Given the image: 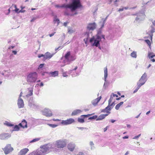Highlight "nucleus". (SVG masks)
I'll use <instances>...</instances> for the list:
<instances>
[{"mask_svg":"<svg viewBox=\"0 0 155 155\" xmlns=\"http://www.w3.org/2000/svg\"><path fill=\"white\" fill-rule=\"evenodd\" d=\"M68 143L67 140L61 139L58 140L52 143H48L41 146L39 149L32 152L31 155H44L50 151L54 150L57 147L62 148L65 147Z\"/></svg>","mask_w":155,"mask_h":155,"instance_id":"1","label":"nucleus"},{"mask_svg":"<svg viewBox=\"0 0 155 155\" xmlns=\"http://www.w3.org/2000/svg\"><path fill=\"white\" fill-rule=\"evenodd\" d=\"M56 8H69L71 12L75 10L78 8L82 6L80 0H73L72 3L70 4H64L61 6L58 5H55Z\"/></svg>","mask_w":155,"mask_h":155,"instance_id":"2","label":"nucleus"},{"mask_svg":"<svg viewBox=\"0 0 155 155\" xmlns=\"http://www.w3.org/2000/svg\"><path fill=\"white\" fill-rule=\"evenodd\" d=\"M103 38L105 39L104 35H102L101 36L99 35H97L96 38L93 37L91 38L90 40V42L92 46H95L96 47L100 45V41L101 39Z\"/></svg>","mask_w":155,"mask_h":155,"instance_id":"3","label":"nucleus"},{"mask_svg":"<svg viewBox=\"0 0 155 155\" xmlns=\"http://www.w3.org/2000/svg\"><path fill=\"white\" fill-rule=\"evenodd\" d=\"M1 74L5 77L8 79H10L14 78L16 75L15 72L11 71L9 69L7 70H4L1 73Z\"/></svg>","mask_w":155,"mask_h":155,"instance_id":"4","label":"nucleus"},{"mask_svg":"<svg viewBox=\"0 0 155 155\" xmlns=\"http://www.w3.org/2000/svg\"><path fill=\"white\" fill-rule=\"evenodd\" d=\"M37 74L35 72L31 73L27 76V80L28 82L33 83L36 81Z\"/></svg>","mask_w":155,"mask_h":155,"instance_id":"5","label":"nucleus"},{"mask_svg":"<svg viewBox=\"0 0 155 155\" xmlns=\"http://www.w3.org/2000/svg\"><path fill=\"white\" fill-rule=\"evenodd\" d=\"M64 57L65 61L67 62L66 64H68L70 62L74 61L76 59L74 55L71 54L70 51L68 52L65 54Z\"/></svg>","mask_w":155,"mask_h":155,"instance_id":"6","label":"nucleus"},{"mask_svg":"<svg viewBox=\"0 0 155 155\" xmlns=\"http://www.w3.org/2000/svg\"><path fill=\"white\" fill-rule=\"evenodd\" d=\"M147 74L144 73L142 76L137 84L141 86L144 85L147 80Z\"/></svg>","mask_w":155,"mask_h":155,"instance_id":"7","label":"nucleus"},{"mask_svg":"<svg viewBox=\"0 0 155 155\" xmlns=\"http://www.w3.org/2000/svg\"><path fill=\"white\" fill-rule=\"evenodd\" d=\"M136 15L137 17L136 18V20L137 21H140L143 20L144 18V13L143 11L139 12Z\"/></svg>","mask_w":155,"mask_h":155,"instance_id":"8","label":"nucleus"},{"mask_svg":"<svg viewBox=\"0 0 155 155\" xmlns=\"http://www.w3.org/2000/svg\"><path fill=\"white\" fill-rule=\"evenodd\" d=\"M4 153L5 154H7L13 150V148L11 147V145L8 144L6 147L3 149Z\"/></svg>","mask_w":155,"mask_h":155,"instance_id":"9","label":"nucleus"},{"mask_svg":"<svg viewBox=\"0 0 155 155\" xmlns=\"http://www.w3.org/2000/svg\"><path fill=\"white\" fill-rule=\"evenodd\" d=\"M75 122L74 120L72 118H70L66 120H63L61 122L62 124L64 125L71 124Z\"/></svg>","mask_w":155,"mask_h":155,"instance_id":"10","label":"nucleus"},{"mask_svg":"<svg viewBox=\"0 0 155 155\" xmlns=\"http://www.w3.org/2000/svg\"><path fill=\"white\" fill-rule=\"evenodd\" d=\"M97 24L94 22L89 23L87 27V29L89 31H92L95 29L97 27Z\"/></svg>","mask_w":155,"mask_h":155,"instance_id":"11","label":"nucleus"},{"mask_svg":"<svg viewBox=\"0 0 155 155\" xmlns=\"http://www.w3.org/2000/svg\"><path fill=\"white\" fill-rule=\"evenodd\" d=\"M28 105L30 108L32 109H36L38 107V105L33 100H30L28 101Z\"/></svg>","mask_w":155,"mask_h":155,"instance_id":"12","label":"nucleus"},{"mask_svg":"<svg viewBox=\"0 0 155 155\" xmlns=\"http://www.w3.org/2000/svg\"><path fill=\"white\" fill-rule=\"evenodd\" d=\"M104 79L105 82L103 85V87L106 88L107 87V83L106 82V79L107 76V67L104 68Z\"/></svg>","mask_w":155,"mask_h":155,"instance_id":"13","label":"nucleus"},{"mask_svg":"<svg viewBox=\"0 0 155 155\" xmlns=\"http://www.w3.org/2000/svg\"><path fill=\"white\" fill-rule=\"evenodd\" d=\"M42 114L48 117H50L52 115L51 111L48 109H45L42 111Z\"/></svg>","mask_w":155,"mask_h":155,"instance_id":"14","label":"nucleus"},{"mask_svg":"<svg viewBox=\"0 0 155 155\" xmlns=\"http://www.w3.org/2000/svg\"><path fill=\"white\" fill-rule=\"evenodd\" d=\"M17 104L19 108L24 107V104L23 100L21 98H18V100Z\"/></svg>","mask_w":155,"mask_h":155,"instance_id":"15","label":"nucleus"},{"mask_svg":"<svg viewBox=\"0 0 155 155\" xmlns=\"http://www.w3.org/2000/svg\"><path fill=\"white\" fill-rule=\"evenodd\" d=\"M11 137V135L8 133H4L0 134V139L1 140L7 139Z\"/></svg>","mask_w":155,"mask_h":155,"instance_id":"16","label":"nucleus"},{"mask_svg":"<svg viewBox=\"0 0 155 155\" xmlns=\"http://www.w3.org/2000/svg\"><path fill=\"white\" fill-rule=\"evenodd\" d=\"M54 54H51L48 52H46L44 54V60L47 59H50L53 57Z\"/></svg>","mask_w":155,"mask_h":155,"instance_id":"17","label":"nucleus"},{"mask_svg":"<svg viewBox=\"0 0 155 155\" xmlns=\"http://www.w3.org/2000/svg\"><path fill=\"white\" fill-rule=\"evenodd\" d=\"M75 147V144L73 143H70L68 144L67 146L68 150L71 151H74Z\"/></svg>","mask_w":155,"mask_h":155,"instance_id":"18","label":"nucleus"},{"mask_svg":"<svg viewBox=\"0 0 155 155\" xmlns=\"http://www.w3.org/2000/svg\"><path fill=\"white\" fill-rule=\"evenodd\" d=\"M28 151L29 149L28 148H24L20 151L18 155H25Z\"/></svg>","mask_w":155,"mask_h":155,"instance_id":"19","label":"nucleus"},{"mask_svg":"<svg viewBox=\"0 0 155 155\" xmlns=\"http://www.w3.org/2000/svg\"><path fill=\"white\" fill-rule=\"evenodd\" d=\"M150 31L152 33L155 32V20L152 21V24L150 26Z\"/></svg>","mask_w":155,"mask_h":155,"instance_id":"20","label":"nucleus"},{"mask_svg":"<svg viewBox=\"0 0 155 155\" xmlns=\"http://www.w3.org/2000/svg\"><path fill=\"white\" fill-rule=\"evenodd\" d=\"M19 126L23 128H27V126L26 121L25 120H23L21 123L19 124Z\"/></svg>","mask_w":155,"mask_h":155,"instance_id":"21","label":"nucleus"},{"mask_svg":"<svg viewBox=\"0 0 155 155\" xmlns=\"http://www.w3.org/2000/svg\"><path fill=\"white\" fill-rule=\"evenodd\" d=\"M101 98V96L98 97L96 99L93 100L91 103L94 106H95L97 103L100 101Z\"/></svg>","mask_w":155,"mask_h":155,"instance_id":"22","label":"nucleus"},{"mask_svg":"<svg viewBox=\"0 0 155 155\" xmlns=\"http://www.w3.org/2000/svg\"><path fill=\"white\" fill-rule=\"evenodd\" d=\"M148 57L150 59L151 61L153 62L155 61V59L153 58L154 57H155V54H153V53L152 52L149 53L148 54Z\"/></svg>","mask_w":155,"mask_h":155,"instance_id":"23","label":"nucleus"},{"mask_svg":"<svg viewBox=\"0 0 155 155\" xmlns=\"http://www.w3.org/2000/svg\"><path fill=\"white\" fill-rule=\"evenodd\" d=\"M49 74V75L50 76L54 77L58 75V71H55L54 72H50Z\"/></svg>","mask_w":155,"mask_h":155,"instance_id":"24","label":"nucleus"},{"mask_svg":"<svg viewBox=\"0 0 155 155\" xmlns=\"http://www.w3.org/2000/svg\"><path fill=\"white\" fill-rule=\"evenodd\" d=\"M108 114H102L100 115L98 117V118L96 119V120H101L103 119L106 116H107Z\"/></svg>","mask_w":155,"mask_h":155,"instance_id":"25","label":"nucleus"},{"mask_svg":"<svg viewBox=\"0 0 155 155\" xmlns=\"http://www.w3.org/2000/svg\"><path fill=\"white\" fill-rule=\"evenodd\" d=\"M110 104L109 105L108 104V106L106 107L105 109L104 110H103L102 112H108V110H110L113 108L110 106Z\"/></svg>","mask_w":155,"mask_h":155,"instance_id":"26","label":"nucleus"},{"mask_svg":"<svg viewBox=\"0 0 155 155\" xmlns=\"http://www.w3.org/2000/svg\"><path fill=\"white\" fill-rule=\"evenodd\" d=\"M81 112V111L79 109L75 110L72 112L71 115L72 116L77 115L78 114H80Z\"/></svg>","mask_w":155,"mask_h":155,"instance_id":"27","label":"nucleus"},{"mask_svg":"<svg viewBox=\"0 0 155 155\" xmlns=\"http://www.w3.org/2000/svg\"><path fill=\"white\" fill-rule=\"evenodd\" d=\"M29 93L26 95L27 97L31 96L33 94V88L32 87L28 89Z\"/></svg>","mask_w":155,"mask_h":155,"instance_id":"28","label":"nucleus"},{"mask_svg":"<svg viewBox=\"0 0 155 155\" xmlns=\"http://www.w3.org/2000/svg\"><path fill=\"white\" fill-rule=\"evenodd\" d=\"M108 16L106 17L105 19L102 18V21H100L99 22V24H102V27H104V25L106 22V20Z\"/></svg>","mask_w":155,"mask_h":155,"instance_id":"29","label":"nucleus"},{"mask_svg":"<svg viewBox=\"0 0 155 155\" xmlns=\"http://www.w3.org/2000/svg\"><path fill=\"white\" fill-rule=\"evenodd\" d=\"M130 55L132 58H136L137 57V52L136 51H133L130 54Z\"/></svg>","mask_w":155,"mask_h":155,"instance_id":"30","label":"nucleus"},{"mask_svg":"<svg viewBox=\"0 0 155 155\" xmlns=\"http://www.w3.org/2000/svg\"><path fill=\"white\" fill-rule=\"evenodd\" d=\"M75 31V30L74 29H73V28L70 27L68 28V32L69 34H71L74 32Z\"/></svg>","mask_w":155,"mask_h":155,"instance_id":"31","label":"nucleus"},{"mask_svg":"<svg viewBox=\"0 0 155 155\" xmlns=\"http://www.w3.org/2000/svg\"><path fill=\"white\" fill-rule=\"evenodd\" d=\"M89 144L91 150H94L95 149L94 144L93 141H90Z\"/></svg>","mask_w":155,"mask_h":155,"instance_id":"32","label":"nucleus"},{"mask_svg":"<svg viewBox=\"0 0 155 155\" xmlns=\"http://www.w3.org/2000/svg\"><path fill=\"white\" fill-rule=\"evenodd\" d=\"M101 27L98 29L97 30V35H99L101 36L102 35H101V34L102 31V28L104 27H102V24H101Z\"/></svg>","mask_w":155,"mask_h":155,"instance_id":"33","label":"nucleus"},{"mask_svg":"<svg viewBox=\"0 0 155 155\" xmlns=\"http://www.w3.org/2000/svg\"><path fill=\"white\" fill-rule=\"evenodd\" d=\"M54 23H57V26L60 23V20L56 17L54 18Z\"/></svg>","mask_w":155,"mask_h":155,"instance_id":"34","label":"nucleus"},{"mask_svg":"<svg viewBox=\"0 0 155 155\" xmlns=\"http://www.w3.org/2000/svg\"><path fill=\"white\" fill-rule=\"evenodd\" d=\"M4 124L9 127H12L14 126V125L13 124H12L10 122H9L7 121H6L4 123Z\"/></svg>","mask_w":155,"mask_h":155,"instance_id":"35","label":"nucleus"},{"mask_svg":"<svg viewBox=\"0 0 155 155\" xmlns=\"http://www.w3.org/2000/svg\"><path fill=\"white\" fill-rule=\"evenodd\" d=\"M86 35L87 38H84V41L85 43L86 44H87V43L88 38L89 37V34L88 33H87L86 34Z\"/></svg>","mask_w":155,"mask_h":155,"instance_id":"36","label":"nucleus"},{"mask_svg":"<svg viewBox=\"0 0 155 155\" xmlns=\"http://www.w3.org/2000/svg\"><path fill=\"white\" fill-rule=\"evenodd\" d=\"M19 130V125H16L14 127L13 131H18Z\"/></svg>","mask_w":155,"mask_h":155,"instance_id":"37","label":"nucleus"},{"mask_svg":"<svg viewBox=\"0 0 155 155\" xmlns=\"http://www.w3.org/2000/svg\"><path fill=\"white\" fill-rule=\"evenodd\" d=\"M137 87H136V88L135 89L134 91L133 92L134 93H135L137 92L138 90L140 88V87H141L138 84H137Z\"/></svg>","mask_w":155,"mask_h":155,"instance_id":"38","label":"nucleus"},{"mask_svg":"<svg viewBox=\"0 0 155 155\" xmlns=\"http://www.w3.org/2000/svg\"><path fill=\"white\" fill-rule=\"evenodd\" d=\"M40 138H35V139H33V140H31V141L30 142V143H32L35 142H37V141L39 140H40Z\"/></svg>","mask_w":155,"mask_h":155,"instance_id":"39","label":"nucleus"},{"mask_svg":"<svg viewBox=\"0 0 155 155\" xmlns=\"http://www.w3.org/2000/svg\"><path fill=\"white\" fill-rule=\"evenodd\" d=\"M78 122L80 123H83L84 122V120L83 119L78 118Z\"/></svg>","mask_w":155,"mask_h":155,"instance_id":"40","label":"nucleus"},{"mask_svg":"<svg viewBox=\"0 0 155 155\" xmlns=\"http://www.w3.org/2000/svg\"><path fill=\"white\" fill-rule=\"evenodd\" d=\"M77 68H78V67L76 66L75 67V68L74 69L70 70L69 71V74L73 72V71L76 70L77 69Z\"/></svg>","mask_w":155,"mask_h":155,"instance_id":"41","label":"nucleus"},{"mask_svg":"<svg viewBox=\"0 0 155 155\" xmlns=\"http://www.w3.org/2000/svg\"><path fill=\"white\" fill-rule=\"evenodd\" d=\"M97 116L96 115H95L93 116L92 117H90L88 119L89 120H92V119H94L97 118Z\"/></svg>","mask_w":155,"mask_h":155,"instance_id":"42","label":"nucleus"},{"mask_svg":"<svg viewBox=\"0 0 155 155\" xmlns=\"http://www.w3.org/2000/svg\"><path fill=\"white\" fill-rule=\"evenodd\" d=\"M113 99V97L111 95L110 96V99H109L108 101V104H109V105L110 104V103H111V102L112 101Z\"/></svg>","mask_w":155,"mask_h":155,"instance_id":"43","label":"nucleus"},{"mask_svg":"<svg viewBox=\"0 0 155 155\" xmlns=\"http://www.w3.org/2000/svg\"><path fill=\"white\" fill-rule=\"evenodd\" d=\"M48 125L52 128H55L57 126V125L54 124H49Z\"/></svg>","mask_w":155,"mask_h":155,"instance_id":"44","label":"nucleus"},{"mask_svg":"<svg viewBox=\"0 0 155 155\" xmlns=\"http://www.w3.org/2000/svg\"><path fill=\"white\" fill-rule=\"evenodd\" d=\"M145 41L149 45V46H150L151 45V42L149 40H145Z\"/></svg>","mask_w":155,"mask_h":155,"instance_id":"45","label":"nucleus"},{"mask_svg":"<svg viewBox=\"0 0 155 155\" xmlns=\"http://www.w3.org/2000/svg\"><path fill=\"white\" fill-rule=\"evenodd\" d=\"M120 106V105L119 104H117L115 106V109L117 110H118L119 109Z\"/></svg>","mask_w":155,"mask_h":155,"instance_id":"46","label":"nucleus"},{"mask_svg":"<svg viewBox=\"0 0 155 155\" xmlns=\"http://www.w3.org/2000/svg\"><path fill=\"white\" fill-rule=\"evenodd\" d=\"M141 134H139L137 136H135L133 138V139H137L138 138L140 137V136H141Z\"/></svg>","mask_w":155,"mask_h":155,"instance_id":"47","label":"nucleus"},{"mask_svg":"<svg viewBox=\"0 0 155 155\" xmlns=\"http://www.w3.org/2000/svg\"><path fill=\"white\" fill-rule=\"evenodd\" d=\"M62 74L64 77H67L68 76V75L67 74L66 72H63Z\"/></svg>","mask_w":155,"mask_h":155,"instance_id":"48","label":"nucleus"},{"mask_svg":"<svg viewBox=\"0 0 155 155\" xmlns=\"http://www.w3.org/2000/svg\"><path fill=\"white\" fill-rule=\"evenodd\" d=\"M77 128L80 130H83L84 129H87L85 127H77Z\"/></svg>","mask_w":155,"mask_h":155,"instance_id":"49","label":"nucleus"},{"mask_svg":"<svg viewBox=\"0 0 155 155\" xmlns=\"http://www.w3.org/2000/svg\"><path fill=\"white\" fill-rule=\"evenodd\" d=\"M38 57L39 58H40L41 57H43V60H44V55L43 54H39L38 55Z\"/></svg>","mask_w":155,"mask_h":155,"instance_id":"50","label":"nucleus"},{"mask_svg":"<svg viewBox=\"0 0 155 155\" xmlns=\"http://www.w3.org/2000/svg\"><path fill=\"white\" fill-rule=\"evenodd\" d=\"M91 115V114H88L87 115H82L81 116V117H87Z\"/></svg>","mask_w":155,"mask_h":155,"instance_id":"51","label":"nucleus"},{"mask_svg":"<svg viewBox=\"0 0 155 155\" xmlns=\"http://www.w3.org/2000/svg\"><path fill=\"white\" fill-rule=\"evenodd\" d=\"M44 64H41L39 66L38 69H41L43 68V67L44 66Z\"/></svg>","mask_w":155,"mask_h":155,"instance_id":"52","label":"nucleus"},{"mask_svg":"<svg viewBox=\"0 0 155 155\" xmlns=\"http://www.w3.org/2000/svg\"><path fill=\"white\" fill-rule=\"evenodd\" d=\"M78 74L77 73H75L74 74H71V75L73 77H74L78 75Z\"/></svg>","mask_w":155,"mask_h":155,"instance_id":"53","label":"nucleus"},{"mask_svg":"<svg viewBox=\"0 0 155 155\" xmlns=\"http://www.w3.org/2000/svg\"><path fill=\"white\" fill-rule=\"evenodd\" d=\"M119 0H116L114 1V3L115 5L116 6H118V4H117L116 2H119Z\"/></svg>","mask_w":155,"mask_h":155,"instance_id":"54","label":"nucleus"},{"mask_svg":"<svg viewBox=\"0 0 155 155\" xmlns=\"http://www.w3.org/2000/svg\"><path fill=\"white\" fill-rule=\"evenodd\" d=\"M19 9L18 8H16V9H15L14 10L16 12V13H18V12H19Z\"/></svg>","mask_w":155,"mask_h":155,"instance_id":"55","label":"nucleus"},{"mask_svg":"<svg viewBox=\"0 0 155 155\" xmlns=\"http://www.w3.org/2000/svg\"><path fill=\"white\" fill-rule=\"evenodd\" d=\"M115 104L114 102H112V103H110V106L112 108L113 107V106Z\"/></svg>","mask_w":155,"mask_h":155,"instance_id":"56","label":"nucleus"},{"mask_svg":"<svg viewBox=\"0 0 155 155\" xmlns=\"http://www.w3.org/2000/svg\"><path fill=\"white\" fill-rule=\"evenodd\" d=\"M56 32H54L50 34H49V36H50V37H51L54 35V34Z\"/></svg>","mask_w":155,"mask_h":155,"instance_id":"57","label":"nucleus"},{"mask_svg":"<svg viewBox=\"0 0 155 155\" xmlns=\"http://www.w3.org/2000/svg\"><path fill=\"white\" fill-rule=\"evenodd\" d=\"M68 22H65L64 24H63V25L65 26V27H66L67 26V25L68 24Z\"/></svg>","mask_w":155,"mask_h":155,"instance_id":"58","label":"nucleus"},{"mask_svg":"<svg viewBox=\"0 0 155 155\" xmlns=\"http://www.w3.org/2000/svg\"><path fill=\"white\" fill-rule=\"evenodd\" d=\"M15 46H10L8 48V49H13Z\"/></svg>","mask_w":155,"mask_h":155,"instance_id":"59","label":"nucleus"},{"mask_svg":"<svg viewBox=\"0 0 155 155\" xmlns=\"http://www.w3.org/2000/svg\"><path fill=\"white\" fill-rule=\"evenodd\" d=\"M108 127V126H107L106 127L104 128V131L105 132L107 130V128Z\"/></svg>","mask_w":155,"mask_h":155,"instance_id":"60","label":"nucleus"},{"mask_svg":"<svg viewBox=\"0 0 155 155\" xmlns=\"http://www.w3.org/2000/svg\"><path fill=\"white\" fill-rule=\"evenodd\" d=\"M12 52L15 55L17 53V52L15 51H12Z\"/></svg>","mask_w":155,"mask_h":155,"instance_id":"61","label":"nucleus"},{"mask_svg":"<svg viewBox=\"0 0 155 155\" xmlns=\"http://www.w3.org/2000/svg\"><path fill=\"white\" fill-rule=\"evenodd\" d=\"M124 10V8H120L119 9L118 11L119 12L122 11Z\"/></svg>","mask_w":155,"mask_h":155,"instance_id":"62","label":"nucleus"},{"mask_svg":"<svg viewBox=\"0 0 155 155\" xmlns=\"http://www.w3.org/2000/svg\"><path fill=\"white\" fill-rule=\"evenodd\" d=\"M8 12L7 13H6V15H8V14H9L10 13V8H9L8 10Z\"/></svg>","mask_w":155,"mask_h":155,"instance_id":"63","label":"nucleus"},{"mask_svg":"<svg viewBox=\"0 0 155 155\" xmlns=\"http://www.w3.org/2000/svg\"><path fill=\"white\" fill-rule=\"evenodd\" d=\"M25 10H20L18 12H19V13H20V12H21V13H23L24 12H25Z\"/></svg>","mask_w":155,"mask_h":155,"instance_id":"64","label":"nucleus"}]
</instances>
